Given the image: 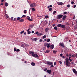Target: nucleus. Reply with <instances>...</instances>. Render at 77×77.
Listing matches in <instances>:
<instances>
[{"mask_svg": "<svg viewBox=\"0 0 77 77\" xmlns=\"http://www.w3.org/2000/svg\"><path fill=\"white\" fill-rule=\"evenodd\" d=\"M29 54H32L31 55L34 57H38V55L36 54H35L33 51H29Z\"/></svg>", "mask_w": 77, "mask_h": 77, "instance_id": "f257e3e1", "label": "nucleus"}, {"mask_svg": "<svg viewBox=\"0 0 77 77\" xmlns=\"http://www.w3.org/2000/svg\"><path fill=\"white\" fill-rule=\"evenodd\" d=\"M62 17H63V15H62V14L58 15L57 16V19H61V18H62Z\"/></svg>", "mask_w": 77, "mask_h": 77, "instance_id": "f03ea898", "label": "nucleus"}, {"mask_svg": "<svg viewBox=\"0 0 77 77\" xmlns=\"http://www.w3.org/2000/svg\"><path fill=\"white\" fill-rule=\"evenodd\" d=\"M66 65L68 67H69L70 66V65H71V63H70L69 61L66 62Z\"/></svg>", "mask_w": 77, "mask_h": 77, "instance_id": "7ed1b4c3", "label": "nucleus"}, {"mask_svg": "<svg viewBox=\"0 0 77 77\" xmlns=\"http://www.w3.org/2000/svg\"><path fill=\"white\" fill-rule=\"evenodd\" d=\"M36 6V3H32L30 5V7H34Z\"/></svg>", "mask_w": 77, "mask_h": 77, "instance_id": "20e7f679", "label": "nucleus"}, {"mask_svg": "<svg viewBox=\"0 0 77 77\" xmlns=\"http://www.w3.org/2000/svg\"><path fill=\"white\" fill-rule=\"evenodd\" d=\"M47 63L48 65H53V63L52 62L47 61Z\"/></svg>", "mask_w": 77, "mask_h": 77, "instance_id": "39448f33", "label": "nucleus"}, {"mask_svg": "<svg viewBox=\"0 0 77 77\" xmlns=\"http://www.w3.org/2000/svg\"><path fill=\"white\" fill-rule=\"evenodd\" d=\"M51 70H48L47 71V72L49 74H51Z\"/></svg>", "mask_w": 77, "mask_h": 77, "instance_id": "423d86ee", "label": "nucleus"}, {"mask_svg": "<svg viewBox=\"0 0 77 77\" xmlns=\"http://www.w3.org/2000/svg\"><path fill=\"white\" fill-rule=\"evenodd\" d=\"M63 55V54H60V57H62L63 58V59H65V56Z\"/></svg>", "mask_w": 77, "mask_h": 77, "instance_id": "0eeeda50", "label": "nucleus"}, {"mask_svg": "<svg viewBox=\"0 0 77 77\" xmlns=\"http://www.w3.org/2000/svg\"><path fill=\"white\" fill-rule=\"evenodd\" d=\"M28 18H27V20H29V21H33V20L32 19H30V17L29 16L27 17Z\"/></svg>", "mask_w": 77, "mask_h": 77, "instance_id": "6e6552de", "label": "nucleus"}, {"mask_svg": "<svg viewBox=\"0 0 77 77\" xmlns=\"http://www.w3.org/2000/svg\"><path fill=\"white\" fill-rule=\"evenodd\" d=\"M72 71L75 74H77V72L76 71V70H75V69H74L72 70Z\"/></svg>", "mask_w": 77, "mask_h": 77, "instance_id": "1a4fd4ad", "label": "nucleus"}, {"mask_svg": "<svg viewBox=\"0 0 77 77\" xmlns=\"http://www.w3.org/2000/svg\"><path fill=\"white\" fill-rule=\"evenodd\" d=\"M59 44L62 46V48H64V44L63 43H60Z\"/></svg>", "mask_w": 77, "mask_h": 77, "instance_id": "9d476101", "label": "nucleus"}, {"mask_svg": "<svg viewBox=\"0 0 77 77\" xmlns=\"http://www.w3.org/2000/svg\"><path fill=\"white\" fill-rule=\"evenodd\" d=\"M66 18V16L64 15L62 19L63 20H65V18Z\"/></svg>", "mask_w": 77, "mask_h": 77, "instance_id": "9b49d317", "label": "nucleus"}, {"mask_svg": "<svg viewBox=\"0 0 77 77\" xmlns=\"http://www.w3.org/2000/svg\"><path fill=\"white\" fill-rule=\"evenodd\" d=\"M61 27L62 28V29H65V25H61Z\"/></svg>", "mask_w": 77, "mask_h": 77, "instance_id": "f8f14e48", "label": "nucleus"}, {"mask_svg": "<svg viewBox=\"0 0 77 77\" xmlns=\"http://www.w3.org/2000/svg\"><path fill=\"white\" fill-rule=\"evenodd\" d=\"M54 45H51V46H50V47L52 49H53L54 48Z\"/></svg>", "mask_w": 77, "mask_h": 77, "instance_id": "ddd939ff", "label": "nucleus"}, {"mask_svg": "<svg viewBox=\"0 0 77 77\" xmlns=\"http://www.w3.org/2000/svg\"><path fill=\"white\" fill-rule=\"evenodd\" d=\"M47 47L48 48H50V45H51L50 43H47Z\"/></svg>", "mask_w": 77, "mask_h": 77, "instance_id": "4468645a", "label": "nucleus"}, {"mask_svg": "<svg viewBox=\"0 0 77 77\" xmlns=\"http://www.w3.org/2000/svg\"><path fill=\"white\" fill-rule=\"evenodd\" d=\"M49 30V28H48L47 27L45 29V31L46 32H47Z\"/></svg>", "mask_w": 77, "mask_h": 77, "instance_id": "2eb2a0df", "label": "nucleus"}, {"mask_svg": "<svg viewBox=\"0 0 77 77\" xmlns=\"http://www.w3.org/2000/svg\"><path fill=\"white\" fill-rule=\"evenodd\" d=\"M57 4L58 5H62L63 4V3L62 2H58Z\"/></svg>", "mask_w": 77, "mask_h": 77, "instance_id": "dca6fc26", "label": "nucleus"}, {"mask_svg": "<svg viewBox=\"0 0 77 77\" xmlns=\"http://www.w3.org/2000/svg\"><path fill=\"white\" fill-rule=\"evenodd\" d=\"M66 60V62H69V58H66L65 59Z\"/></svg>", "mask_w": 77, "mask_h": 77, "instance_id": "f3484780", "label": "nucleus"}, {"mask_svg": "<svg viewBox=\"0 0 77 77\" xmlns=\"http://www.w3.org/2000/svg\"><path fill=\"white\" fill-rule=\"evenodd\" d=\"M31 65L32 66H35V63L34 62H32L31 63Z\"/></svg>", "mask_w": 77, "mask_h": 77, "instance_id": "a211bd4d", "label": "nucleus"}, {"mask_svg": "<svg viewBox=\"0 0 77 77\" xmlns=\"http://www.w3.org/2000/svg\"><path fill=\"white\" fill-rule=\"evenodd\" d=\"M62 26V24H59L57 25V26L58 27H60Z\"/></svg>", "mask_w": 77, "mask_h": 77, "instance_id": "6ab92c4d", "label": "nucleus"}, {"mask_svg": "<svg viewBox=\"0 0 77 77\" xmlns=\"http://www.w3.org/2000/svg\"><path fill=\"white\" fill-rule=\"evenodd\" d=\"M41 35H42V33H39L37 34V36H41Z\"/></svg>", "mask_w": 77, "mask_h": 77, "instance_id": "aec40b11", "label": "nucleus"}, {"mask_svg": "<svg viewBox=\"0 0 77 77\" xmlns=\"http://www.w3.org/2000/svg\"><path fill=\"white\" fill-rule=\"evenodd\" d=\"M32 11H36V10L35 8H31Z\"/></svg>", "mask_w": 77, "mask_h": 77, "instance_id": "412c9836", "label": "nucleus"}, {"mask_svg": "<svg viewBox=\"0 0 77 77\" xmlns=\"http://www.w3.org/2000/svg\"><path fill=\"white\" fill-rule=\"evenodd\" d=\"M49 52H50V51L49 50H47L45 53H49Z\"/></svg>", "mask_w": 77, "mask_h": 77, "instance_id": "4be33fe9", "label": "nucleus"}, {"mask_svg": "<svg viewBox=\"0 0 77 77\" xmlns=\"http://www.w3.org/2000/svg\"><path fill=\"white\" fill-rule=\"evenodd\" d=\"M46 41H47V42H50V39L49 38H48V39H47Z\"/></svg>", "mask_w": 77, "mask_h": 77, "instance_id": "5701e85b", "label": "nucleus"}, {"mask_svg": "<svg viewBox=\"0 0 77 77\" xmlns=\"http://www.w3.org/2000/svg\"><path fill=\"white\" fill-rule=\"evenodd\" d=\"M20 22H23L24 21V19H22L19 20Z\"/></svg>", "mask_w": 77, "mask_h": 77, "instance_id": "b1692460", "label": "nucleus"}, {"mask_svg": "<svg viewBox=\"0 0 77 77\" xmlns=\"http://www.w3.org/2000/svg\"><path fill=\"white\" fill-rule=\"evenodd\" d=\"M5 5L6 7H7L9 5V4L8 3H5Z\"/></svg>", "mask_w": 77, "mask_h": 77, "instance_id": "393cba45", "label": "nucleus"}, {"mask_svg": "<svg viewBox=\"0 0 77 77\" xmlns=\"http://www.w3.org/2000/svg\"><path fill=\"white\" fill-rule=\"evenodd\" d=\"M6 18H9V16L7 14H5Z\"/></svg>", "mask_w": 77, "mask_h": 77, "instance_id": "a878e982", "label": "nucleus"}, {"mask_svg": "<svg viewBox=\"0 0 77 77\" xmlns=\"http://www.w3.org/2000/svg\"><path fill=\"white\" fill-rule=\"evenodd\" d=\"M54 29L56 30H57V26H55L54 27Z\"/></svg>", "mask_w": 77, "mask_h": 77, "instance_id": "bb28decb", "label": "nucleus"}, {"mask_svg": "<svg viewBox=\"0 0 77 77\" xmlns=\"http://www.w3.org/2000/svg\"><path fill=\"white\" fill-rule=\"evenodd\" d=\"M56 53H57V51H53V53H54V54H56Z\"/></svg>", "mask_w": 77, "mask_h": 77, "instance_id": "cd10ccee", "label": "nucleus"}, {"mask_svg": "<svg viewBox=\"0 0 77 77\" xmlns=\"http://www.w3.org/2000/svg\"><path fill=\"white\" fill-rule=\"evenodd\" d=\"M27 32L28 35H29V34H30V33H31V32L29 31H27Z\"/></svg>", "mask_w": 77, "mask_h": 77, "instance_id": "c85d7f7f", "label": "nucleus"}, {"mask_svg": "<svg viewBox=\"0 0 77 77\" xmlns=\"http://www.w3.org/2000/svg\"><path fill=\"white\" fill-rule=\"evenodd\" d=\"M56 13V11H54L53 13V14L54 15Z\"/></svg>", "mask_w": 77, "mask_h": 77, "instance_id": "c756f323", "label": "nucleus"}, {"mask_svg": "<svg viewBox=\"0 0 77 77\" xmlns=\"http://www.w3.org/2000/svg\"><path fill=\"white\" fill-rule=\"evenodd\" d=\"M20 18H21L20 17H18L17 18V20L18 21H19V20H20Z\"/></svg>", "mask_w": 77, "mask_h": 77, "instance_id": "7c9ffc66", "label": "nucleus"}, {"mask_svg": "<svg viewBox=\"0 0 77 77\" xmlns=\"http://www.w3.org/2000/svg\"><path fill=\"white\" fill-rule=\"evenodd\" d=\"M20 51V50L19 49H16V51H17V52H18Z\"/></svg>", "mask_w": 77, "mask_h": 77, "instance_id": "2f4dec72", "label": "nucleus"}, {"mask_svg": "<svg viewBox=\"0 0 77 77\" xmlns=\"http://www.w3.org/2000/svg\"><path fill=\"white\" fill-rule=\"evenodd\" d=\"M24 31L23 30V31H22L20 32V34H23V33H24Z\"/></svg>", "mask_w": 77, "mask_h": 77, "instance_id": "473e14b6", "label": "nucleus"}, {"mask_svg": "<svg viewBox=\"0 0 77 77\" xmlns=\"http://www.w3.org/2000/svg\"><path fill=\"white\" fill-rule=\"evenodd\" d=\"M45 38H46V35H45L43 36L42 38H43V39H45Z\"/></svg>", "mask_w": 77, "mask_h": 77, "instance_id": "72a5a7b5", "label": "nucleus"}, {"mask_svg": "<svg viewBox=\"0 0 77 77\" xmlns=\"http://www.w3.org/2000/svg\"><path fill=\"white\" fill-rule=\"evenodd\" d=\"M45 18H49V17H48V16H45Z\"/></svg>", "mask_w": 77, "mask_h": 77, "instance_id": "f704fd0d", "label": "nucleus"}, {"mask_svg": "<svg viewBox=\"0 0 77 77\" xmlns=\"http://www.w3.org/2000/svg\"><path fill=\"white\" fill-rule=\"evenodd\" d=\"M63 14L64 15H66V14H67V12H66V11L64 12H63Z\"/></svg>", "mask_w": 77, "mask_h": 77, "instance_id": "c9c22d12", "label": "nucleus"}, {"mask_svg": "<svg viewBox=\"0 0 77 77\" xmlns=\"http://www.w3.org/2000/svg\"><path fill=\"white\" fill-rule=\"evenodd\" d=\"M66 6H67V7H68V8H70V5L69 4V5H67Z\"/></svg>", "mask_w": 77, "mask_h": 77, "instance_id": "e433bc0d", "label": "nucleus"}, {"mask_svg": "<svg viewBox=\"0 0 77 77\" xmlns=\"http://www.w3.org/2000/svg\"><path fill=\"white\" fill-rule=\"evenodd\" d=\"M34 41H37V40H38V39H37V38H34Z\"/></svg>", "mask_w": 77, "mask_h": 77, "instance_id": "4c0bfd02", "label": "nucleus"}, {"mask_svg": "<svg viewBox=\"0 0 77 77\" xmlns=\"http://www.w3.org/2000/svg\"><path fill=\"white\" fill-rule=\"evenodd\" d=\"M45 47H47V43H45L44 45Z\"/></svg>", "mask_w": 77, "mask_h": 77, "instance_id": "58836bf2", "label": "nucleus"}, {"mask_svg": "<svg viewBox=\"0 0 77 77\" xmlns=\"http://www.w3.org/2000/svg\"><path fill=\"white\" fill-rule=\"evenodd\" d=\"M26 11H27V10H25L24 11L23 13H24V14L26 13Z\"/></svg>", "mask_w": 77, "mask_h": 77, "instance_id": "ea45409f", "label": "nucleus"}, {"mask_svg": "<svg viewBox=\"0 0 77 77\" xmlns=\"http://www.w3.org/2000/svg\"><path fill=\"white\" fill-rule=\"evenodd\" d=\"M49 11H52V8H50L49 9Z\"/></svg>", "mask_w": 77, "mask_h": 77, "instance_id": "a19ab883", "label": "nucleus"}, {"mask_svg": "<svg viewBox=\"0 0 77 77\" xmlns=\"http://www.w3.org/2000/svg\"><path fill=\"white\" fill-rule=\"evenodd\" d=\"M47 68H45L44 70V71H47Z\"/></svg>", "mask_w": 77, "mask_h": 77, "instance_id": "79ce46f5", "label": "nucleus"}, {"mask_svg": "<svg viewBox=\"0 0 77 77\" xmlns=\"http://www.w3.org/2000/svg\"><path fill=\"white\" fill-rule=\"evenodd\" d=\"M16 50H17V48H14V52H15V51H16Z\"/></svg>", "mask_w": 77, "mask_h": 77, "instance_id": "37998d69", "label": "nucleus"}, {"mask_svg": "<svg viewBox=\"0 0 77 77\" xmlns=\"http://www.w3.org/2000/svg\"><path fill=\"white\" fill-rule=\"evenodd\" d=\"M71 3L72 5H73V4H74V2H73V1H72L71 2Z\"/></svg>", "mask_w": 77, "mask_h": 77, "instance_id": "c03bdc74", "label": "nucleus"}, {"mask_svg": "<svg viewBox=\"0 0 77 77\" xmlns=\"http://www.w3.org/2000/svg\"><path fill=\"white\" fill-rule=\"evenodd\" d=\"M59 63H60V64H61L62 63V61H59Z\"/></svg>", "mask_w": 77, "mask_h": 77, "instance_id": "a18cd8bd", "label": "nucleus"}, {"mask_svg": "<svg viewBox=\"0 0 77 77\" xmlns=\"http://www.w3.org/2000/svg\"><path fill=\"white\" fill-rule=\"evenodd\" d=\"M21 46L22 47H24V45H21Z\"/></svg>", "mask_w": 77, "mask_h": 77, "instance_id": "49530a36", "label": "nucleus"}, {"mask_svg": "<svg viewBox=\"0 0 77 77\" xmlns=\"http://www.w3.org/2000/svg\"><path fill=\"white\" fill-rule=\"evenodd\" d=\"M39 32L38 31H37L35 32V34H38Z\"/></svg>", "mask_w": 77, "mask_h": 77, "instance_id": "de8ad7c7", "label": "nucleus"}, {"mask_svg": "<svg viewBox=\"0 0 77 77\" xmlns=\"http://www.w3.org/2000/svg\"><path fill=\"white\" fill-rule=\"evenodd\" d=\"M49 7L50 8H52V7H53V6H52V5H49Z\"/></svg>", "mask_w": 77, "mask_h": 77, "instance_id": "09e8293b", "label": "nucleus"}, {"mask_svg": "<svg viewBox=\"0 0 77 77\" xmlns=\"http://www.w3.org/2000/svg\"><path fill=\"white\" fill-rule=\"evenodd\" d=\"M56 65V62H54V65L55 66Z\"/></svg>", "mask_w": 77, "mask_h": 77, "instance_id": "8fccbe9b", "label": "nucleus"}, {"mask_svg": "<svg viewBox=\"0 0 77 77\" xmlns=\"http://www.w3.org/2000/svg\"><path fill=\"white\" fill-rule=\"evenodd\" d=\"M72 57H75V56H74V55H72Z\"/></svg>", "mask_w": 77, "mask_h": 77, "instance_id": "3c124183", "label": "nucleus"}, {"mask_svg": "<svg viewBox=\"0 0 77 77\" xmlns=\"http://www.w3.org/2000/svg\"><path fill=\"white\" fill-rule=\"evenodd\" d=\"M42 39H41L39 40V42H42Z\"/></svg>", "mask_w": 77, "mask_h": 77, "instance_id": "603ef678", "label": "nucleus"}, {"mask_svg": "<svg viewBox=\"0 0 77 77\" xmlns=\"http://www.w3.org/2000/svg\"><path fill=\"white\" fill-rule=\"evenodd\" d=\"M16 20H17L16 18H14V21H15Z\"/></svg>", "mask_w": 77, "mask_h": 77, "instance_id": "864d4df0", "label": "nucleus"}, {"mask_svg": "<svg viewBox=\"0 0 77 77\" xmlns=\"http://www.w3.org/2000/svg\"><path fill=\"white\" fill-rule=\"evenodd\" d=\"M71 63L72 65H73L74 64V63L73 62H71Z\"/></svg>", "mask_w": 77, "mask_h": 77, "instance_id": "5fc2aeb1", "label": "nucleus"}, {"mask_svg": "<svg viewBox=\"0 0 77 77\" xmlns=\"http://www.w3.org/2000/svg\"><path fill=\"white\" fill-rule=\"evenodd\" d=\"M75 15H74V17H73V19H75Z\"/></svg>", "mask_w": 77, "mask_h": 77, "instance_id": "6e6d98bb", "label": "nucleus"}, {"mask_svg": "<svg viewBox=\"0 0 77 77\" xmlns=\"http://www.w3.org/2000/svg\"><path fill=\"white\" fill-rule=\"evenodd\" d=\"M22 17H26V15H23L22 16Z\"/></svg>", "mask_w": 77, "mask_h": 77, "instance_id": "4d7b16f0", "label": "nucleus"}, {"mask_svg": "<svg viewBox=\"0 0 77 77\" xmlns=\"http://www.w3.org/2000/svg\"><path fill=\"white\" fill-rule=\"evenodd\" d=\"M77 29V26H75V30H76V29Z\"/></svg>", "mask_w": 77, "mask_h": 77, "instance_id": "13d9d810", "label": "nucleus"}, {"mask_svg": "<svg viewBox=\"0 0 77 77\" xmlns=\"http://www.w3.org/2000/svg\"><path fill=\"white\" fill-rule=\"evenodd\" d=\"M65 38H66V39H68V37H66Z\"/></svg>", "mask_w": 77, "mask_h": 77, "instance_id": "bf43d9fd", "label": "nucleus"}, {"mask_svg": "<svg viewBox=\"0 0 77 77\" xmlns=\"http://www.w3.org/2000/svg\"><path fill=\"white\" fill-rule=\"evenodd\" d=\"M54 66L53 65H52L51 66V68H52V67H53Z\"/></svg>", "mask_w": 77, "mask_h": 77, "instance_id": "052dcab7", "label": "nucleus"}, {"mask_svg": "<svg viewBox=\"0 0 77 77\" xmlns=\"http://www.w3.org/2000/svg\"><path fill=\"white\" fill-rule=\"evenodd\" d=\"M74 8H76V5H75L74 6Z\"/></svg>", "mask_w": 77, "mask_h": 77, "instance_id": "680f3d73", "label": "nucleus"}, {"mask_svg": "<svg viewBox=\"0 0 77 77\" xmlns=\"http://www.w3.org/2000/svg\"><path fill=\"white\" fill-rule=\"evenodd\" d=\"M5 14H6V10L5 11Z\"/></svg>", "mask_w": 77, "mask_h": 77, "instance_id": "e2e57ef3", "label": "nucleus"}, {"mask_svg": "<svg viewBox=\"0 0 77 77\" xmlns=\"http://www.w3.org/2000/svg\"><path fill=\"white\" fill-rule=\"evenodd\" d=\"M31 32L32 33H34V31H32Z\"/></svg>", "mask_w": 77, "mask_h": 77, "instance_id": "0e129e2a", "label": "nucleus"}, {"mask_svg": "<svg viewBox=\"0 0 77 77\" xmlns=\"http://www.w3.org/2000/svg\"><path fill=\"white\" fill-rule=\"evenodd\" d=\"M3 5V3H2L0 5Z\"/></svg>", "mask_w": 77, "mask_h": 77, "instance_id": "69168bd1", "label": "nucleus"}, {"mask_svg": "<svg viewBox=\"0 0 77 77\" xmlns=\"http://www.w3.org/2000/svg\"><path fill=\"white\" fill-rule=\"evenodd\" d=\"M24 35H26V32H25L23 33Z\"/></svg>", "mask_w": 77, "mask_h": 77, "instance_id": "338daca9", "label": "nucleus"}, {"mask_svg": "<svg viewBox=\"0 0 77 77\" xmlns=\"http://www.w3.org/2000/svg\"><path fill=\"white\" fill-rule=\"evenodd\" d=\"M71 56V54H69V56Z\"/></svg>", "mask_w": 77, "mask_h": 77, "instance_id": "774afa93", "label": "nucleus"}]
</instances>
